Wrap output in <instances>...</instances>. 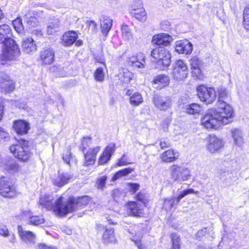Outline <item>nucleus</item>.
Returning a JSON list of instances; mask_svg holds the SVG:
<instances>
[{
  "instance_id": "f257e3e1",
  "label": "nucleus",
  "mask_w": 249,
  "mask_h": 249,
  "mask_svg": "<svg viewBox=\"0 0 249 249\" xmlns=\"http://www.w3.org/2000/svg\"><path fill=\"white\" fill-rule=\"evenodd\" d=\"M217 108L213 109V111L219 120L220 124L226 125L232 122L234 116L233 109L231 106L224 100H218L216 103Z\"/></svg>"
},
{
  "instance_id": "f03ea898",
  "label": "nucleus",
  "mask_w": 249,
  "mask_h": 249,
  "mask_svg": "<svg viewBox=\"0 0 249 249\" xmlns=\"http://www.w3.org/2000/svg\"><path fill=\"white\" fill-rule=\"evenodd\" d=\"M63 197H60L53 202L54 197L51 195H42L39 199V205L47 210H53L55 214L59 216H64L65 214H60L61 210L64 209L65 203L62 201Z\"/></svg>"
},
{
  "instance_id": "7ed1b4c3",
  "label": "nucleus",
  "mask_w": 249,
  "mask_h": 249,
  "mask_svg": "<svg viewBox=\"0 0 249 249\" xmlns=\"http://www.w3.org/2000/svg\"><path fill=\"white\" fill-rule=\"evenodd\" d=\"M151 55L156 60V67L160 70L168 67L171 63V55L169 51L164 47L159 46L154 49Z\"/></svg>"
},
{
  "instance_id": "20e7f679",
  "label": "nucleus",
  "mask_w": 249,
  "mask_h": 249,
  "mask_svg": "<svg viewBox=\"0 0 249 249\" xmlns=\"http://www.w3.org/2000/svg\"><path fill=\"white\" fill-rule=\"evenodd\" d=\"M89 201V197L88 196H83L81 197L75 198L71 197L69 198L67 202H65L63 206L64 209L61 211L60 214H65L71 213L80 207L87 205Z\"/></svg>"
},
{
  "instance_id": "39448f33",
  "label": "nucleus",
  "mask_w": 249,
  "mask_h": 249,
  "mask_svg": "<svg viewBox=\"0 0 249 249\" xmlns=\"http://www.w3.org/2000/svg\"><path fill=\"white\" fill-rule=\"evenodd\" d=\"M28 144L27 141L23 140L18 144L10 146L9 150L16 158L21 161H26L29 160L31 156Z\"/></svg>"
},
{
  "instance_id": "423d86ee",
  "label": "nucleus",
  "mask_w": 249,
  "mask_h": 249,
  "mask_svg": "<svg viewBox=\"0 0 249 249\" xmlns=\"http://www.w3.org/2000/svg\"><path fill=\"white\" fill-rule=\"evenodd\" d=\"M0 195L6 198H12L17 196L16 187L10 178L4 177L0 178Z\"/></svg>"
},
{
  "instance_id": "0eeeda50",
  "label": "nucleus",
  "mask_w": 249,
  "mask_h": 249,
  "mask_svg": "<svg viewBox=\"0 0 249 249\" xmlns=\"http://www.w3.org/2000/svg\"><path fill=\"white\" fill-rule=\"evenodd\" d=\"M169 170L171 178L175 181H185L191 176L189 170L183 166L173 164L170 166Z\"/></svg>"
},
{
  "instance_id": "6e6552de",
  "label": "nucleus",
  "mask_w": 249,
  "mask_h": 249,
  "mask_svg": "<svg viewBox=\"0 0 249 249\" xmlns=\"http://www.w3.org/2000/svg\"><path fill=\"white\" fill-rule=\"evenodd\" d=\"M2 54L5 59L14 60L20 54L18 45L14 39L8 40L3 45Z\"/></svg>"
},
{
  "instance_id": "1a4fd4ad",
  "label": "nucleus",
  "mask_w": 249,
  "mask_h": 249,
  "mask_svg": "<svg viewBox=\"0 0 249 249\" xmlns=\"http://www.w3.org/2000/svg\"><path fill=\"white\" fill-rule=\"evenodd\" d=\"M197 91L200 100L206 104H212L216 99V92L213 88L201 85L197 88Z\"/></svg>"
},
{
  "instance_id": "9d476101",
  "label": "nucleus",
  "mask_w": 249,
  "mask_h": 249,
  "mask_svg": "<svg viewBox=\"0 0 249 249\" xmlns=\"http://www.w3.org/2000/svg\"><path fill=\"white\" fill-rule=\"evenodd\" d=\"M188 73L187 66L183 60H177L173 64L172 75L174 79L183 80L187 77Z\"/></svg>"
},
{
  "instance_id": "9b49d317",
  "label": "nucleus",
  "mask_w": 249,
  "mask_h": 249,
  "mask_svg": "<svg viewBox=\"0 0 249 249\" xmlns=\"http://www.w3.org/2000/svg\"><path fill=\"white\" fill-rule=\"evenodd\" d=\"M201 124L207 129H216L221 124L213 109L209 110L201 119Z\"/></svg>"
},
{
  "instance_id": "f8f14e48",
  "label": "nucleus",
  "mask_w": 249,
  "mask_h": 249,
  "mask_svg": "<svg viewBox=\"0 0 249 249\" xmlns=\"http://www.w3.org/2000/svg\"><path fill=\"white\" fill-rule=\"evenodd\" d=\"M198 192H195L192 189L185 190L181 192L178 197H172L165 199L163 205V209L166 211L170 210L172 208L176 206L179 202L181 199L185 196L190 194H197Z\"/></svg>"
},
{
  "instance_id": "ddd939ff",
  "label": "nucleus",
  "mask_w": 249,
  "mask_h": 249,
  "mask_svg": "<svg viewBox=\"0 0 249 249\" xmlns=\"http://www.w3.org/2000/svg\"><path fill=\"white\" fill-rule=\"evenodd\" d=\"M15 89V84L9 76L4 73H0V92L9 93Z\"/></svg>"
},
{
  "instance_id": "4468645a",
  "label": "nucleus",
  "mask_w": 249,
  "mask_h": 249,
  "mask_svg": "<svg viewBox=\"0 0 249 249\" xmlns=\"http://www.w3.org/2000/svg\"><path fill=\"white\" fill-rule=\"evenodd\" d=\"M155 107L161 110H166L171 107L172 100L169 96L155 95L153 100Z\"/></svg>"
},
{
  "instance_id": "2eb2a0df",
  "label": "nucleus",
  "mask_w": 249,
  "mask_h": 249,
  "mask_svg": "<svg viewBox=\"0 0 249 249\" xmlns=\"http://www.w3.org/2000/svg\"><path fill=\"white\" fill-rule=\"evenodd\" d=\"M172 41L173 38L171 36L164 33L154 36L152 40L154 44L164 47L169 46Z\"/></svg>"
},
{
  "instance_id": "dca6fc26",
  "label": "nucleus",
  "mask_w": 249,
  "mask_h": 249,
  "mask_svg": "<svg viewBox=\"0 0 249 249\" xmlns=\"http://www.w3.org/2000/svg\"><path fill=\"white\" fill-rule=\"evenodd\" d=\"M224 145V142L222 140L216 137L215 136H210L207 149L212 153H215L219 150Z\"/></svg>"
},
{
  "instance_id": "f3484780",
  "label": "nucleus",
  "mask_w": 249,
  "mask_h": 249,
  "mask_svg": "<svg viewBox=\"0 0 249 249\" xmlns=\"http://www.w3.org/2000/svg\"><path fill=\"white\" fill-rule=\"evenodd\" d=\"M115 150V144L114 143H109L105 149L100 157L98 164L103 165L107 163L110 160L112 155Z\"/></svg>"
},
{
  "instance_id": "a211bd4d",
  "label": "nucleus",
  "mask_w": 249,
  "mask_h": 249,
  "mask_svg": "<svg viewBox=\"0 0 249 249\" xmlns=\"http://www.w3.org/2000/svg\"><path fill=\"white\" fill-rule=\"evenodd\" d=\"M40 60L43 65H51L54 60V51L51 48L43 49L40 52Z\"/></svg>"
},
{
  "instance_id": "6ab92c4d",
  "label": "nucleus",
  "mask_w": 249,
  "mask_h": 249,
  "mask_svg": "<svg viewBox=\"0 0 249 249\" xmlns=\"http://www.w3.org/2000/svg\"><path fill=\"white\" fill-rule=\"evenodd\" d=\"M175 50L179 53L190 54L193 50V45L187 40L178 41L176 42Z\"/></svg>"
},
{
  "instance_id": "aec40b11",
  "label": "nucleus",
  "mask_w": 249,
  "mask_h": 249,
  "mask_svg": "<svg viewBox=\"0 0 249 249\" xmlns=\"http://www.w3.org/2000/svg\"><path fill=\"white\" fill-rule=\"evenodd\" d=\"M22 51L26 53L31 54L36 50V45L34 39L27 37L22 39L21 45Z\"/></svg>"
},
{
  "instance_id": "412c9836",
  "label": "nucleus",
  "mask_w": 249,
  "mask_h": 249,
  "mask_svg": "<svg viewBox=\"0 0 249 249\" xmlns=\"http://www.w3.org/2000/svg\"><path fill=\"white\" fill-rule=\"evenodd\" d=\"M18 229L19 235L24 242L28 245L35 243L36 236L33 232L23 231L21 226H18Z\"/></svg>"
},
{
  "instance_id": "4be33fe9",
  "label": "nucleus",
  "mask_w": 249,
  "mask_h": 249,
  "mask_svg": "<svg viewBox=\"0 0 249 249\" xmlns=\"http://www.w3.org/2000/svg\"><path fill=\"white\" fill-rule=\"evenodd\" d=\"M192 73L196 78H200L201 75V67L202 65V61L196 56H193L190 60Z\"/></svg>"
},
{
  "instance_id": "5701e85b",
  "label": "nucleus",
  "mask_w": 249,
  "mask_h": 249,
  "mask_svg": "<svg viewBox=\"0 0 249 249\" xmlns=\"http://www.w3.org/2000/svg\"><path fill=\"white\" fill-rule=\"evenodd\" d=\"M72 177L70 173L59 172L57 177L53 179V184L59 187H62L67 184Z\"/></svg>"
},
{
  "instance_id": "b1692460",
  "label": "nucleus",
  "mask_w": 249,
  "mask_h": 249,
  "mask_svg": "<svg viewBox=\"0 0 249 249\" xmlns=\"http://www.w3.org/2000/svg\"><path fill=\"white\" fill-rule=\"evenodd\" d=\"M127 65L138 68H143L145 66V59L143 55L140 53L137 56H132L128 58Z\"/></svg>"
},
{
  "instance_id": "393cba45",
  "label": "nucleus",
  "mask_w": 249,
  "mask_h": 249,
  "mask_svg": "<svg viewBox=\"0 0 249 249\" xmlns=\"http://www.w3.org/2000/svg\"><path fill=\"white\" fill-rule=\"evenodd\" d=\"M100 150V146H97L92 149H89L88 151L84 154L85 161L84 165L85 166H89L94 164L95 161L96 155Z\"/></svg>"
},
{
  "instance_id": "a878e982",
  "label": "nucleus",
  "mask_w": 249,
  "mask_h": 249,
  "mask_svg": "<svg viewBox=\"0 0 249 249\" xmlns=\"http://www.w3.org/2000/svg\"><path fill=\"white\" fill-rule=\"evenodd\" d=\"M113 20L109 17L102 15L100 18V27L103 35L107 36L112 26Z\"/></svg>"
},
{
  "instance_id": "bb28decb",
  "label": "nucleus",
  "mask_w": 249,
  "mask_h": 249,
  "mask_svg": "<svg viewBox=\"0 0 249 249\" xmlns=\"http://www.w3.org/2000/svg\"><path fill=\"white\" fill-rule=\"evenodd\" d=\"M138 3L139 4V8L136 9L135 6L133 9L130 10L131 15L140 21H145L146 19V13L144 10L142 3L139 0Z\"/></svg>"
},
{
  "instance_id": "cd10ccee",
  "label": "nucleus",
  "mask_w": 249,
  "mask_h": 249,
  "mask_svg": "<svg viewBox=\"0 0 249 249\" xmlns=\"http://www.w3.org/2000/svg\"><path fill=\"white\" fill-rule=\"evenodd\" d=\"M170 79L168 76L161 74L157 76L153 81V86L154 88L161 89L167 86L169 83Z\"/></svg>"
},
{
  "instance_id": "c85d7f7f",
  "label": "nucleus",
  "mask_w": 249,
  "mask_h": 249,
  "mask_svg": "<svg viewBox=\"0 0 249 249\" xmlns=\"http://www.w3.org/2000/svg\"><path fill=\"white\" fill-rule=\"evenodd\" d=\"M12 30L10 27L7 24L0 25V43L5 44L8 40L12 39Z\"/></svg>"
},
{
  "instance_id": "c756f323",
  "label": "nucleus",
  "mask_w": 249,
  "mask_h": 249,
  "mask_svg": "<svg viewBox=\"0 0 249 249\" xmlns=\"http://www.w3.org/2000/svg\"><path fill=\"white\" fill-rule=\"evenodd\" d=\"M231 133L235 145L240 146L245 143V139L243 136L242 131L240 129H231Z\"/></svg>"
},
{
  "instance_id": "7c9ffc66",
  "label": "nucleus",
  "mask_w": 249,
  "mask_h": 249,
  "mask_svg": "<svg viewBox=\"0 0 249 249\" xmlns=\"http://www.w3.org/2000/svg\"><path fill=\"white\" fill-rule=\"evenodd\" d=\"M78 38L75 32L69 31L65 33L62 37V44L65 46H70L75 42Z\"/></svg>"
},
{
  "instance_id": "2f4dec72",
  "label": "nucleus",
  "mask_w": 249,
  "mask_h": 249,
  "mask_svg": "<svg viewBox=\"0 0 249 249\" xmlns=\"http://www.w3.org/2000/svg\"><path fill=\"white\" fill-rule=\"evenodd\" d=\"M14 128L16 132L20 135L26 134L30 129L28 122L23 120H18L15 122Z\"/></svg>"
},
{
  "instance_id": "473e14b6",
  "label": "nucleus",
  "mask_w": 249,
  "mask_h": 249,
  "mask_svg": "<svg viewBox=\"0 0 249 249\" xmlns=\"http://www.w3.org/2000/svg\"><path fill=\"white\" fill-rule=\"evenodd\" d=\"M178 157L179 154L178 152H175L173 149H169L161 155V160L164 162L169 163L175 161Z\"/></svg>"
},
{
  "instance_id": "72a5a7b5",
  "label": "nucleus",
  "mask_w": 249,
  "mask_h": 249,
  "mask_svg": "<svg viewBox=\"0 0 249 249\" xmlns=\"http://www.w3.org/2000/svg\"><path fill=\"white\" fill-rule=\"evenodd\" d=\"M118 76L121 83L123 84H128L132 79L133 73L126 69H121Z\"/></svg>"
},
{
  "instance_id": "f704fd0d",
  "label": "nucleus",
  "mask_w": 249,
  "mask_h": 249,
  "mask_svg": "<svg viewBox=\"0 0 249 249\" xmlns=\"http://www.w3.org/2000/svg\"><path fill=\"white\" fill-rule=\"evenodd\" d=\"M128 213L134 216H140L142 214L141 205L135 202H131L127 205Z\"/></svg>"
},
{
  "instance_id": "c9c22d12",
  "label": "nucleus",
  "mask_w": 249,
  "mask_h": 249,
  "mask_svg": "<svg viewBox=\"0 0 249 249\" xmlns=\"http://www.w3.org/2000/svg\"><path fill=\"white\" fill-rule=\"evenodd\" d=\"M24 22H26L29 28L35 27L37 25V20L34 14L28 11L23 17Z\"/></svg>"
},
{
  "instance_id": "e433bc0d",
  "label": "nucleus",
  "mask_w": 249,
  "mask_h": 249,
  "mask_svg": "<svg viewBox=\"0 0 249 249\" xmlns=\"http://www.w3.org/2000/svg\"><path fill=\"white\" fill-rule=\"evenodd\" d=\"M103 241L105 243H115L116 239L114 235V231L113 229H107L103 235Z\"/></svg>"
},
{
  "instance_id": "4c0bfd02",
  "label": "nucleus",
  "mask_w": 249,
  "mask_h": 249,
  "mask_svg": "<svg viewBox=\"0 0 249 249\" xmlns=\"http://www.w3.org/2000/svg\"><path fill=\"white\" fill-rule=\"evenodd\" d=\"M60 21L58 19H54L49 23L47 27V33L48 35H53L59 30Z\"/></svg>"
},
{
  "instance_id": "58836bf2",
  "label": "nucleus",
  "mask_w": 249,
  "mask_h": 249,
  "mask_svg": "<svg viewBox=\"0 0 249 249\" xmlns=\"http://www.w3.org/2000/svg\"><path fill=\"white\" fill-rule=\"evenodd\" d=\"M185 112L189 114H198L201 111L200 106L197 104H191L187 105L185 108Z\"/></svg>"
},
{
  "instance_id": "ea45409f",
  "label": "nucleus",
  "mask_w": 249,
  "mask_h": 249,
  "mask_svg": "<svg viewBox=\"0 0 249 249\" xmlns=\"http://www.w3.org/2000/svg\"><path fill=\"white\" fill-rule=\"evenodd\" d=\"M130 103L133 106H138L143 102V99L141 94L136 92L130 97Z\"/></svg>"
},
{
  "instance_id": "a19ab883",
  "label": "nucleus",
  "mask_w": 249,
  "mask_h": 249,
  "mask_svg": "<svg viewBox=\"0 0 249 249\" xmlns=\"http://www.w3.org/2000/svg\"><path fill=\"white\" fill-rule=\"evenodd\" d=\"M122 36L123 38L128 40L132 38V34L131 29L126 24H123L121 27Z\"/></svg>"
},
{
  "instance_id": "79ce46f5",
  "label": "nucleus",
  "mask_w": 249,
  "mask_h": 249,
  "mask_svg": "<svg viewBox=\"0 0 249 249\" xmlns=\"http://www.w3.org/2000/svg\"><path fill=\"white\" fill-rule=\"evenodd\" d=\"M5 165L8 170L12 171V172H17L20 171L21 167L18 164L15 160H8Z\"/></svg>"
},
{
  "instance_id": "37998d69",
  "label": "nucleus",
  "mask_w": 249,
  "mask_h": 249,
  "mask_svg": "<svg viewBox=\"0 0 249 249\" xmlns=\"http://www.w3.org/2000/svg\"><path fill=\"white\" fill-rule=\"evenodd\" d=\"M133 171H134V169L133 168H126L123 170H120V171H118L114 175V176L112 178V179L113 180H115L122 177L126 176L128 174L131 173Z\"/></svg>"
},
{
  "instance_id": "c03bdc74",
  "label": "nucleus",
  "mask_w": 249,
  "mask_h": 249,
  "mask_svg": "<svg viewBox=\"0 0 249 249\" xmlns=\"http://www.w3.org/2000/svg\"><path fill=\"white\" fill-rule=\"evenodd\" d=\"M243 25L247 30H249V5L246 6L243 13Z\"/></svg>"
},
{
  "instance_id": "a18cd8bd",
  "label": "nucleus",
  "mask_w": 249,
  "mask_h": 249,
  "mask_svg": "<svg viewBox=\"0 0 249 249\" xmlns=\"http://www.w3.org/2000/svg\"><path fill=\"white\" fill-rule=\"evenodd\" d=\"M129 232L133 235L134 234V232H131L129 231ZM135 236H133L132 238H131V240L135 242L136 245L137 246L139 249H143L144 246L142 244L141 241V238L142 237V234L141 233H135Z\"/></svg>"
},
{
  "instance_id": "49530a36",
  "label": "nucleus",
  "mask_w": 249,
  "mask_h": 249,
  "mask_svg": "<svg viewBox=\"0 0 249 249\" xmlns=\"http://www.w3.org/2000/svg\"><path fill=\"white\" fill-rule=\"evenodd\" d=\"M172 246L171 249H180V238L175 233L171 235Z\"/></svg>"
},
{
  "instance_id": "de8ad7c7",
  "label": "nucleus",
  "mask_w": 249,
  "mask_h": 249,
  "mask_svg": "<svg viewBox=\"0 0 249 249\" xmlns=\"http://www.w3.org/2000/svg\"><path fill=\"white\" fill-rule=\"evenodd\" d=\"M94 76L96 81L103 82L105 78V74L102 68H98L96 69L94 73Z\"/></svg>"
},
{
  "instance_id": "09e8293b",
  "label": "nucleus",
  "mask_w": 249,
  "mask_h": 249,
  "mask_svg": "<svg viewBox=\"0 0 249 249\" xmlns=\"http://www.w3.org/2000/svg\"><path fill=\"white\" fill-rule=\"evenodd\" d=\"M13 25L15 30L18 33H21L24 29L22 24V20L20 18H17L13 21Z\"/></svg>"
},
{
  "instance_id": "8fccbe9b",
  "label": "nucleus",
  "mask_w": 249,
  "mask_h": 249,
  "mask_svg": "<svg viewBox=\"0 0 249 249\" xmlns=\"http://www.w3.org/2000/svg\"><path fill=\"white\" fill-rule=\"evenodd\" d=\"M30 222L31 224L38 225L44 222L45 220L42 215L32 216L30 217Z\"/></svg>"
},
{
  "instance_id": "3c124183",
  "label": "nucleus",
  "mask_w": 249,
  "mask_h": 249,
  "mask_svg": "<svg viewBox=\"0 0 249 249\" xmlns=\"http://www.w3.org/2000/svg\"><path fill=\"white\" fill-rule=\"evenodd\" d=\"M107 178L106 176L98 178L96 181V186L98 189H103L106 184Z\"/></svg>"
},
{
  "instance_id": "603ef678",
  "label": "nucleus",
  "mask_w": 249,
  "mask_h": 249,
  "mask_svg": "<svg viewBox=\"0 0 249 249\" xmlns=\"http://www.w3.org/2000/svg\"><path fill=\"white\" fill-rule=\"evenodd\" d=\"M229 92L228 90L224 88H220L218 91V100L226 99L228 98Z\"/></svg>"
},
{
  "instance_id": "864d4df0",
  "label": "nucleus",
  "mask_w": 249,
  "mask_h": 249,
  "mask_svg": "<svg viewBox=\"0 0 249 249\" xmlns=\"http://www.w3.org/2000/svg\"><path fill=\"white\" fill-rule=\"evenodd\" d=\"M112 195L114 200L116 201H118L120 198H123L124 197V194L121 193L118 189L113 190Z\"/></svg>"
},
{
  "instance_id": "5fc2aeb1",
  "label": "nucleus",
  "mask_w": 249,
  "mask_h": 249,
  "mask_svg": "<svg viewBox=\"0 0 249 249\" xmlns=\"http://www.w3.org/2000/svg\"><path fill=\"white\" fill-rule=\"evenodd\" d=\"M90 141L91 139L89 137H85L82 140V146H81L80 149L83 152L86 148L89 146V144L90 143Z\"/></svg>"
},
{
  "instance_id": "6e6d98bb",
  "label": "nucleus",
  "mask_w": 249,
  "mask_h": 249,
  "mask_svg": "<svg viewBox=\"0 0 249 249\" xmlns=\"http://www.w3.org/2000/svg\"><path fill=\"white\" fill-rule=\"evenodd\" d=\"M63 159L65 162H66L68 164L71 166V161H72L73 159L71 157V152L69 150H67L66 153L63 156Z\"/></svg>"
},
{
  "instance_id": "4d7b16f0",
  "label": "nucleus",
  "mask_w": 249,
  "mask_h": 249,
  "mask_svg": "<svg viewBox=\"0 0 249 249\" xmlns=\"http://www.w3.org/2000/svg\"><path fill=\"white\" fill-rule=\"evenodd\" d=\"M127 186L130 191L133 193H135L140 188V185L138 183H129L127 184Z\"/></svg>"
},
{
  "instance_id": "13d9d810",
  "label": "nucleus",
  "mask_w": 249,
  "mask_h": 249,
  "mask_svg": "<svg viewBox=\"0 0 249 249\" xmlns=\"http://www.w3.org/2000/svg\"><path fill=\"white\" fill-rule=\"evenodd\" d=\"M9 233L10 232L6 226H2L0 227V235L5 237H8V235H9Z\"/></svg>"
},
{
  "instance_id": "bf43d9fd",
  "label": "nucleus",
  "mask_w": 249,
  "mask_h": 249,
  "mask_svg": "<svg viewBox=\"0 0 249 249\" xmlns=\"http://www.w3.org/2000/svg\"><path fill=\"white\" fill-rule=\"evenodd\" d=\"M86 24L89 26V28H91L93 31L96 32L97 31V24L93 20H88L86 21Z\"/></svg>"
},
{
  "instance_id": "052dcab7",
  "label": "nucleus",
  "mask_w": 249,
  "mask_h": 249,
  "mask_svg": "<svg viewBox=\"0 0 249 249\" xmlns=\"http://www.w3.org/2000/svg\"><path fill=\"white\" fill-rule=\"evenodd\" d=\"M5 99L0 98V122L3 118Z\"/></svg>"
},
{
  "instance_id": "680f3d73",
  "label": "nucleus",
  "mask_w": 249,
  "mask_h": 249,
  "mask_svg": "<svg viewBox=\"0 0 249 249\" xmlns=\"http://www.w3.org/2000/svg\"><path fill=\"white\" fill-rule=\"evenodd\" d=\"M38 249H56L54 247L48 246L45 244H39L38 246Z\"/></svg>"
},
{
  "instance_id": "e2e57ef3",
  "label": "nucleus",
  "mask_w": 249,
  "mask_h": 249,
  "mask_svg": "<svg viewBox=\"0 0 249 249\" xmlns=\"http://www.w3.org/2000/svg\"><path fill=\"white\" fill-rule=\"evenodd\" d=\"M170 143L169 141L166 140L161 141L160 142V146L161 149H164L167 147H170Z\"/></svg>"
},
{
  "instance_id": "0e129e2a",
  "label": "nucleus",
  "mask_w": 249,
  "mask_h": 249,
  "mask_svg": "<svg viewBox=\"0 0 249 249\" xmlns=\"http://www.w3.org/2000/svg\"><path fill=\"white\" fill-rule=\"evenodd\" d=\"M207 229L206 228H204L202 230H199L197 232L196 234V236L197 238H199L202 236L205 235L206 233Z\"/></svg>"
},
{
  "instance_id": "69168bd1",
  "label": "nucleus",
  "mask_w": 249,
  "mask_h": 249,
  "mask_svg": "<svg viewBox=\"0 0 249 249\" xmlns=\"http://www.w3.org/2000/svg\"><path fill=\"white\" fill-rule=\"evenodd\" d=\"M128 164H129V163L125 160V156L124 155L119 160V162L118 163V165L121 166L123 165H127Z\"/></svg>"
},
{
  "instance_id": "338daca9",
  "label": "nucleus",
  "mask_w": 249,
  "mask_h": 249,
  "mask_svg": "<svg viewBox=\"0 0 249 249\" xmlns=\"http://www.w3.org/2000/svg\"><path fill=\"white\" fill-rule=\"evenodd\" d=\"M9 241L10 242L12 243H14L16 242V238L14 234L13 233H9V235H8Z\"/></svg>"
},
{
  "instance_id": "774afa93",
  "label": "nucleus",
  "mask_w": 249,
  "mask_h": 249,
  "mask_svg": "<svg viewBox=\"0 0 249 249\" xmlns=\"http://www.w3.org/2000/svg\"><path fill=\"white\" fill-rule=\"evenodd\" d=\"M33 34L38 36L42 35V31L40 30H34L33 31Z\"/></svg>"
}]
</instances>
